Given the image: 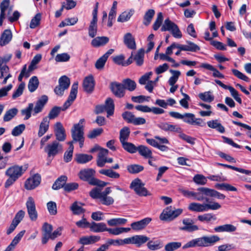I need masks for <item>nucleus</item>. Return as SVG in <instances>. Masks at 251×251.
Segmentation results:
<instances>
[{"label": "nucleus", "instance_id": "obj_31", "mask_svg": "<svg viewBox=\"0 0 251 251\" xmlns=\"http://www.w3.org/2000/svg\"><path fill=\"white\" fill-rule=\"evenodd\" d=\"M124 42L127 47L130 49H135L136 48L134 38L130 33H127L125 35Z\"/></svg>", "mask_w": 251, "mask_h": 251}, {"label": "nucleus", "instance_id": "obj_53", "mask_svg": "<svg viewBox=\"0 0 251 251\" xmlns=\"http://www.w3.org/2000/svg\"><path fill=\"white\" fill-rule=\"evenodd\" d=\"M133 11H125L120 15L117 21L119 22L124 23L128 21L133 15Z\"/></svg>", "mask_w": 251, "mask_h": 251}, {"label": "nucleus", "instance_id": "obj_55", "mask_svg": "<svg viewBox=\"0 0 251 251\" xmlns=\"http://www.w3.org/2000/svg\"><path fill=\"white\" fill-rule=\"evenodd\" d=\"M17 112L18 109L16 108L9 109L4 114L3 121L4 122L9 121L17 114Z\"/></svg>", "mask_w": 251, "mask_h": 251}, {"label": "nucleus", "instance_id": "obj_32", "mask_svg": "<svg viewBox=\"0 0 251 251\" xmlns=\"http://www.w3.org/2000/svg\"><path fill=\"white\" fill-rule=\"evenodd\" d=\"M207 124L209 127L215 129L221 133H223L225 131V127L221 125L218 120H213L208 121L207 122Z\"/></svg>", "mask_w": 251, "mask_h": 251}, {"label": "nucleus", "instance_id": "obj_24", "mask_svg": "<svg viewBox=\"0 0 251 251\" xmlns=\"http://www.w3.org/2000/svg\"><path fill=\"white\" fill-rule=\"evenodd\" d=\"M48 101V97L46 96H43L36 103L35 107H33V115L41 112L43 109L45 104Z\"/></svg>", "mask_w": 251, "mask_h": 251}, {"label": "nucleus", "instance_id": "obj_46", "mask_svg": "<svg viewBox=\"0 0 251 251\" xmlns=\"http://www.w3.org/2000/svg\"><path fill=\"white\" fill-rule=\"evenodd\" d=\"M121 144L124 149L130 153H135L137 151V147L131 143L126 141Z\"/></svg>", "mask_w": 251, "mask_h": 251}, {"label": "nucleus", "instance_id": "obj_45", "mask_svg": "<svg viewBox=\"0 0 251 251\" xmlns=\"http://www.w3.org/2000/svg\"><path fill=\"white\" fill-rule=\"evenodd\" d=\"M39 84V81L37 77L32 76L29 81L28 88L30 92L35 91L37 88Z\"/></svg>", "mask_w": 251, "mask_h": 251}, {"label": "nucleus", "instance_id": "obj_13", "mask_svg": "<svg viewBox=\"0 0 251 251\" xmlns=\"http://www.w3.org/2000/svg\"><path fill=\"white\" fill-rule=\"evenodd\" d=\"M77 89L78 82H75L72 85L69 97L63 104V108L62 109L63 111L67 109L75 100L77 93Z\"/></svg>", "mask_w": 251, "mask_h": 251}, {"label": "nucleus", "instance_id": "obj_58", "mask_svg": "<svg viewBox=\"0 0 251 251\" xmlns=\"http://www.w3.org/2000/svg\"><path fill=\"white\" fill-rule=\"evenodd\" d=\"M186 43L187 45H184L185 51L196 52L200 50V48L197 45L192 42L187 41Z\"/></svg>", "mask_w": 251, "mask_h": 251}, {"label": "nucleus", "instance_id": "obj_63", "mask_svg": "<svg viewBox=\"0 0 251 251\" xmlns=\"http://www.w3.org/2000/svg\"><path fill=\"white\" fill-rule=\"evenodd\" d=\"M41 19V14L40 13H37L35 16L32 19L30 23V27L31 28H34L37 26L39 24Z\"/></svg>", "mask_w": 251, "mask_h": 251}, {"label": "nucleus", "instance_id": "obj_7", "mask_svg": "<svg viewBox=\"0 0 251 251\" xmlns=\"http://www.w3.org/2000/svg\"><path fill=\"white\" fill-rule=\"evenodd\" d=\"M182 211L181 208L175 209L171 206H168L163 210L159 218L162 221H172L180 215Z\"/></svg>", "mask_w": 251, "mask_h": 251}, {"label": "nucleus", "instance_id": "obj_44", "mask_svg": "<svg viewBox=\"0 0 251 251\" xmlns=\"http://www.w3.org/2000/svg\"><path fill=\"white\" fill-rule=\"evenodd\" d=\"M148 247L151 250L154 251L161 249L163 244L160 240L150 241L147 244Z\"/></svg>", "mask_w": 251, "mask_h": 251}, {"label": "nucleus", "instance_id": "obj_41", "mask_svg": "<svg viewBox=\"0 0 251 251\" xmlns=\"http://www.w3.org/2000/svg\"><path fill=\"white\" fill-rule=\"evenodd\" d=\"M67 179V177L66 176H61L53 184L52 186V189L54 190H58L61 188L64 187Z\"/></svg>", "mask_w": 251, "mask_h": 251}, {"label": "nucleus", "instance_id": "obj_59", "mask_svg": "<svg viewBox=\"0 0 251 251\" xmlns=\"http://www.w3.org/2000/svg\"><path fill=\"white\" fill-rule=\"evenodd\" d=\"M58 83L60 86H62L67 89L70 85V80L68 77L63 75L60 77L58 80Z\"/></svg>", "mask_w": 251, "mask_h": 251}, {"label": "nucleus", "instance_id": "obj_35", "mask_svg": "<svg viewBox=\"0 0 251 251\" xmlns=\"http://www.w3.org/2000/svg\"><path fill=\"white\" fill-rule=\"evenodd\" d=\"M92 155L84 153L77 154L75 158L76 161L79 164H85L92 160Z\"/></svg>", "mask_w": 251, "mask_h": 251}, {"label": "nucleus", "instance_id": "obj_51", "mask_svg": "<svg viewBox=\"0 0 251 251\" xmlns=\"http://www.w3.org/2000/svg\"><path fill=\"white\" fill-rule=\"evenodd\" d=\"M127 170L131 174H137L144 170V167L140 165L132 164L127 166Z\"/></svg>", "mask_w": 251, "mask_h": 251}, {"label": "nucleus", "instance_id": "obj_27", "mask_svg": "<svg viewBox=\"0 0 251 251\" xmlns=\"http://www.w3.org/2000/svg\"><path fill=\"white\" fill-rule=\"evenodd\" d=\"M236 229V227L231 224H225L216 226L214 228V231L216 232H232L235 231Z\"/></svg>", "mask_w": 251, "mask_h": 251}, {"label": "nucleus", "instance_id": "obj_5", "mask_svg": "<svg viewBox=\"0 0 251 251\" xmlns=\"http://www.w3.org/2000/svg\"><path fill=\"white\" fill-rule=\"evenodd\" d=\"M95 173V171L93 169H84L80 171L78 174V176L81 180L87 181L92 185H96L100 187H103L106 186L108 183L94 177Z\"/></svg>", "mask_w": 251, "mask_h": 251}, {"label": "nucleus", "instance_id": "obj_49", "mask_svg": "<svg viewBox=\"0 0 251 251\" xmlns=\"http://www.w3.org/2000/svg\"><path fill=\"white\" fill-rule=\"evenodd\" d=\"M155 14V11L153 9H149L146 13L144 16L143 24L148 25L151 22L152 18Z\"/></svg>", "mask_w": 251, "mask_h": 251}, {"label": "nucleus", "instance_id": "obj_12", "mask_svg": "<svg viewBox=\"0 0 251 251\" xmlns=\"http://www.w3.org/2000/svg\"><path fill=\"white\" fill-rule=\"evenodd\" d=\"M26 207L30 220L35 221L38 218V213L36 209L35 201L32 197L28 198L26 202Z\"/></svg>", "mask_w": 251, "mask_h": 251}, {"label": "nucleus", "instance_id": "obj_17", "mask_svg": "<svg viewBox=\"0 0 251 251\" xmlns=\"http://www.w3.org/2000/svg\"><path fill=\"white\" fill-rule=\"evenodd\" d=\"M201 192L203 193V196H209L211 197H216L219 199L224 200L225 199L226 196L220 193V192L212 189H210L206 187H202L200 189Z\"/></svg>", "mask_w": 251, "mask_h": 251}, {"label": "nucleus", "instance_id": "obj_57", "mask_svg": "<svg viewBox=\"0 0 251 251\" xmlns=\"http://www.w3.org/2000/svg\"><path fill=\"white\" fill-rule=\"evenodd\" d=\"M215 187L220 190H225L230 191H236L237 189L236 187L231 185L228 183H221L216 184Z\"/></svg>", "mask_w": 251, "mask_h": 251}, {"label": "nucleus", "instance_id": "obj_15", "mask_svg": "<svg viewBox=\"0 0 251 251\" xmlns=\"http://www.w3.org/2000/svg\"><path fill=\"white\" fill-rule=\"evenodd\" d=\"M41 176L37 174L29 178L25 182V188L27 190L34 189L39 185L41 182Z\"/></svg>", "mask_w": 251, "mask_h": 251}, {"label": "nucleus", "instance_id": "obj_18", "mask_svg": "<svg viewBox=\"0 0 251 251\" xmlns=\"http://www.w3.org/2000/svg\"><path fill=\"white\" fill-rule=\"evenodd\" d=\"M151 221V218H145L139 221L132 223L131 224V227L133 230L135 231L141 230L144 229Z\"/></svg>", "mask_w": 251, "mask_h": 251}, {"label": "nucleus", "instance_id": "obj_2", "mask_svg": "<svg viewBox=\"0 0 251 251\" xmlns=\"http://www.w3.org/2000/svg\"><path fill=\"white\" fill-rule=\"evenodd\" d=\"M27 169L26 167L14 165L8 168L5 172V175L9 178L5 182L4 186L8 188L12 185L19 177L25 173Z\"/></svg>", "mask_w": 251, "mask_h": 251}, {"label": "nucleus", "instance_id": "obj_34", "mask_svg": "<svg viewBox=\"0 0 251 251\" xmlns=\"http://www.w3.org/2000/svg\"><path fill=\"white\" fill-rule=\"evenodd\" d=\"M109 38L107 37H97L93 39L91 41V45L94 47H99L107 43Z\"/></svg>", "mask_w": 251, "mask_h": 251}, {"label": "nucleus", "instance_id": "obj_42", "mask_svg": "<svg viewBox=\"0 0 251 251\" xmlns=\"http://www.w3.org/2000/svg\"><path fill=\"white\" fill-rule=\"evenodd\" d=\"M217 164L218 165L221 166H223V167H226V168H229V169H231L232 170H233L236 171L237 172H240L241 173L245 174H246L247 175L251 176V171H250V170H245V169H242V168H237V167H234V166H231V165L225 164H222V163H217Z\"/></svg>", "mask_w": 251, "mask_h": 251}, {"label": "nucleus", "instance_id": "obj_56", "mask_svg": "<svg viewBox=\"0 0 251 251\" xmlns=\"http://www.w3.org/2000/svg\"><path fill=\"white\" fill-rule=\"evenodd\" d=\"M47 207L49 213L50 215H55L57 213L56 203L53 201H50L47 203Z\"/></svg>", "mask_w": 251, "mask_h": 251}, {"label": "nucleus", "instance_id": "obj_52", "mask_svg": "<svg viewBox=\"0 0 251 251\" xmlns=\"http://www.w3.org/2000/svg\"><path fill=\"white\" fill-rule=\"evenodd\" d=\"M149 238L144 235H135L133 236V244L137 245L139 247L142 244L146 243Z\"/></svg>", "mask_w": 251, "mask_h": 251}, {"label": "nucleus", "instance_id": "obj_47", "mask_svg": "<svg viewBox=\"0 0 251 251\" xmlns=\"http://www.w3.org/2000/svg\"><path fill=\"white\" fill-rule=\"evenodd\" d=\"M97 22L91 21L88 27V34L91 38L95 37L97 33Z\"/></svg>", "mask_w": 251, "mask_h": 251}, {"label": "nucleus", "instance_id": "obj_36", "mask_svg": "<svg viewBox=\"0 0 251 251\" xmlns=\"http://www.w3.org/2000/svg\"><path fill=\"white\" fill-rule=\"evenodd\" d=\"M104 106L107 112V117H108L112 115L114 111V104L113 100L110 98H107L105 101Z\"/></svg>", "mask_w": 251, "mask_h": 251}, {"label": "nucleus", "instance_id": "obj_43", "mask_svg": "<svg viewBox=\"0 0 251 251\" xmlns=\"http://www.w3.org/2000/svg\"><path fill=\"white\" fill-rule=\"evenodd\" d=\"M123 85L126 89L130 91H134L136 87V84L135 82L129 78H126L123 81Z\"/></svg>", "mask_w": 251, "mask_h": 251}, {"label": "nucleus", "instance_id": "obj_10", "mask_svg": "<svg viewBox=\"0 0 251 251\" xmlns=\"http://www.w3.org/2000/svg\"><path fill=\"white\" fill-rule=\"evenodd\" d=\"M145 184L139 178L134 179L131 183L130 188L140 196H147L150 195V193L144 187Z\"/></svg>", "mask_w": 251, "mask_h": 251}, {"label": "nucleus", "instance_id": "obj_26", "mask_svg": "<svg viewBox=\"0 0 251 251\" xmlns=\"http://www.w3.org/2000/svg\"><path fill=\"white\" fill-rule=\"evenodd\" d=\"M145 51L143 49H139L136 52H133L134 61L138 66H141L144 62Z\"/></svg>", "mask_w": 251, "mask_h": 251}, {"label": "nucleus", "instance_id": "obj_19", "mask_svg": "<svg viewBox=\"0 0 251 251\" xmlns=\"http://www.w3.org/2000/svg\"><path fill=\"white\" fill-rule=\"evenodd\" d=\"M157 126L165 131L180 132L181 128L177 125H171L167 122H162L157 125Z\"/></svg>", "mask_w": 251, "mask_h": 251}, {"label": "nucleus", "instance_id": "obj_39", "mask_svg": "<svg viewBox=\"0 0 251 251\" xmlns=\"http://www.w3.org/2000/svg\"><path fill=\"white\" fill-rule=\"evenodd\" d=\"M33 107V103H29L27 107L21 110V115L24 116V120H27L30 118Z\"/></svg>", "mask_w": 251, "mask_h": 251}, {"label": "nucleus", "instance_id": "obj_62", "mask_svg": "<svg viewBox=\"0 0 251 251\" xmlns=\"http://www.w3.org/2000/svg\"><path fill=\"white\" fill-rule=\"evenodd\" d=\"M71 210L75 215H79L84 212L85 210L79 206L77 202H75L70 207Z\"/></svg>", "mask_w": 251, "mask_h": 251}, {"label": "nucleus", "instance_id": "obj_40", "mask_svg": "<svg viewBox=\"0 0 251 251\" xmlns=\"http://www.w3.org/2000/svg\"><path fill=\"white\" fill-rule=\"evenodd\" d=\"M197 218L199 221L204 223H209L216 220V217L212 213H205L199 215Z\"/></svg>", "mask_w": 251, "mask_h": 251}, {"label": "nucleus", "instance_id": "obj_6", "mask_svg": "<svg viewBox=\"0 0 251 251\" xmlns=\"http://www.w3.org/2000/svg\"><path fill=\"white\" fill-rule=\"evenodd\" d=\"M202 187L198 188L197 192L191 191L187 188L180 187L178 189V192L184 197L188 199H193L198 201H203L204 200L203 194L200 190Z\"/></svg>", "mask_w": 251, "mask_h": 251}, {"label": "nucleus", "instance_id": "obj_9", "mask_svg": "<svg viewBox=\"0 0 251 251\" xmlns=\"http://www.w3.org/2000/svg\"><path fill=\"white\" fill-rule=\"evenodd\" d=\"M85 119H81L77 124L74 125L71 130L72 137L73 141L84 138V124Z\"/></svg>", "mask_w": 251, "mask_h": 251}, {"label": "nucleus", "instance_id": "obj_14", "mask_svg": "<svg viewBox=\"0 0 251 251\" xmlns=\"http://www.w3.org/2000/svg\"><path fill=\"white\" fill-rule=\"evenodd\" d=\"M110 88L113 94L118 98H122L125 96V87L122 83L112 82L110 83Z\"/></svg>", "mask_w": 251, "mask_h": 251}, {"label": "nucleus", "instance_id": "obj_37", "mask_svg": "<svg viewBox=\"0 0 251 251\" xmlns=\"http://www.w3.org/2000/svg\"><path fill=\"white\" fill-rule=\"evenodd\" d=\"M130 129L127 126L124 127L120 131V141L121 143L127 141L129 135Z\"/></svg>", "mask_w": 251, "mask_h": 251}, {"label": "nucleus", "instance_id": "obj_16", "mask_svg": "<svg viewBox=\"0 0 251 251\" xmlns=\"http://www.w3.org/2000/svg\"><path fill=\"white\" fill-rule=\"evenodd\" d=\"M54 133L57 141H64L66 139L65 130L60 122H57L54 126Z\"/></svg>", "mask_w": 251, "mask_h": 251}, {"label": "nucleus", "instance_id": "obj_8", "mask_svg": "<svg viewBox=\"0 0 251 251\" xmlns=\"http://www.w3.org/2000/svg\"><path fill=\"white\" fill-rule=\"evenodd\" d=\"M161 30L162 31H170L175 38H181L182 37L181 32L178 26L169 19L165 20Z\"/></svg>", "mask_w": 251, "mask_h": 251}, {"label": "nucleus", "instance_id": "obj_11", "mask_svg": "<svg viewBox=\"0 0 251 251\" xmlns=\"http://www.w3.org/2000/svg\"><path fill=\"white\" fill-rule=\"evenodd\" d=\"M45 151L49 157H54L63 151L62 145L57 141L49 143L44 149Z\"/></svg>", "mask_w": 251, "mask_h": 251}, {"label": "nucleus", "instance_id": "obj_22", "mask_svg": "<svg viewBox=\"0 0 251 251\" xmlns=\"http://www.w3.org/2000/svg\"><path fill=\"white\" fill-rule=\"evenodd\" d=\"M100 239V237L99 236L91 235L89 236H82L81 237L78 243L83 245H87L94 244L98 242Z\"/></svg>", "mask_w": 251, "mask_h": 251}, {"label": "nucleus", "instance_id": "obj_30", "mask_svg": "<svg viewBox=\"0 0 251 251\" xmlns=\"http://www.w3.org/2000/svg\"><path fill=\"white\" fill-rule=\"evenodd\" d=\"M50 120L47 117H44L39 126L38 132L39 137L42 136L48 130L49 127Z\"/></svg>", "mask_w": 251, "mask_h": 251}, {"label": "nucleus", "instance_id": "obj_33", "mask_svg": "<svg viewBox=\"0 0 251 251\" xmlns=\"http://www.w3.org/2000/svg\"><path fill=\"white\" fill-rule=\"evenodd\" d=\"M139 153L145 158H152V153L151 151L147 147L140 145L137 147Z\"/></svg>", "mask_w": 251, "mask_h": 251}, {"label": "nucleus", "instance_id": "obj_61", "mask_svg": "<svg viewBox=\"0 0 251 251\" xmlns=\"http://www.w3.org/2000/svg\"><path fill=\"white\" fill-rule=\"evenodd\" d=\"M193 181L199 185H204L207 183V178L202 175L197 174L193 177Z\"/></svg>", "mask_w": 251, "mask_h": 251}, {"label": "nucleus", "instance_id": "obj_28", "mask_svg": "<svg viewBox=\"0 0 251 251\" xmlns=\"http://www.w3.org/2000/svg\"><path fill=\"white\" fill-rule=\"evenodd\" d=\"M90 229L94 232H101L106 231V225L104 223H95L94 222L90 224Z\"/></svg>", "mask_w": 251, "mask_h": 251}, {"label": "nucleus", "instance_id": "obj_54", "mask_svg": "<svg viewBox=\"0 0 251 251\" xmlns=\"http://www.w3.org/2000/svg\"><path fill=\"white\" fill-rule=\"evenodd\" d=\"M181 246V243L178 242H172L167 244L165 246L166 251H175Z\"/></svg>", "mask_w": 251, "mask_h": 251}, {"label": "nucleus", "instance_id": "obj_4", "mask_svg": "<svg viewBox=\"0 0 251 251\" xmlns=\"http://www.w3.org/2000/svg\"><path fill=\"white\" fill-rule=\"evenodd\" d=\"M111 192V188L107 187L104 191H101L100 188H95L90 192V196L94 199H98L103 205H110L114 203V199L108 196Z\"/></svg>", "mask_w": 251, "mask_h": 251}, {"label": "nucleus", "instance_id": "obj_21", "mask_svg": "<svg viewBox=\"0 0 251 251\" xmlns=\"http://www.w3.org/2000/svg\"><path fill=\"white\" fill-rule=\"evenodd\" d=\"M146 142L149 145L155 148L158 147L159 143L169 144V141L167 138L161 137L158 136H155L154 139L147 138Z\"/></svg>", "mask_w": 251, "mask_h": 251}, {"label": "nucleus", "instance_id": "obj_50", "mask_svg": "<svg viewBox=\"0 0 251 251\" xmlns=\"http://www.w3.org/2000/svg\"><path fill=\"white\" fill-rule=\"evenodd\" d=\"M170 72L172 74V76L169 78L168 83L170 85L173 86L177 81L181 73L179 71L173 70H170Z\"/></svg>", "mask_w": 251, "mask_h": 251}, {"label": "nucleus", "instance_id": "obj_1", "mask_svg": "<svg viewBox=\"0 0 251 251\" xmlns=\"http://www.w3.org/2000/svg\"><path fill=\"white\" fill-rule=\"evenodd\" d=\"M220 240V237L216 235L203 236L187 242L183 245L182 249L184 250L196 247H209L213 246Z\"/></svg>", "mask_w": 251, "mask_h": 251}, {"label": "nucleus", "instance_id": "obj_38", "mask_svg": "<svg viewBox=\"0 0 251 251\" xmlns=\"http://www.w3.org/2000/svg\"><path fill=\"white\" fill-rule=\"evenodd\" d=\"M99 173L106 176L111 178H119L120 175L119 173L114 171L112 169H101L99 171Z\"/></svg>", "mask_w": 251, "mask_h": 251}, {"label": "nucleus", "instance_id": "obj_29", "mask_svg": "<svg viewBox=\"0 0 251 251\" xmlns=\"http://www.w3.org/2000/svg\"><path fill=\"white\" fill-rule=\"evenodd\" d=\"M12 38V34L10 30H5L0 38V46H4L9 43Z\"/></svg>", "mask_w": 251, "mask_h": 251}, {"label": "nucleus", "instance_id": "obj_20", "mask_svg": "<svg viewBox=\"0 0 251 251\" xmlns=\"http://www.w3.org/2000/svg\"><path fill=\"white\" fill-rule=\"evenodd\" d=\"M182 223L184 226L180 228L182 230L193 232L199 229L198 226L197 225H193V220L190 219L186 218L183 219Z\"/></svg>", "mask_w": 251, "mask_h": 251}, {"label": "nucleus", "instance_id": "obj_64", "mask_svg": "<svg viewBox=\"0 0 251 251\" xmlns=\"http://www.w3.org/2000/svg\"><path fill=\"white\" fill-rule=\"evenodd\" d=\"M61 110V108L57 106L53 107L50 111L48 116V119H53L57 117L59 114Z\"/></svg>", "mask_w": 251, "mask_h": 251}, {"label": "nucleus", "instance_id": "obj_25", "mask_svg": "<svg viewBox=\"0 0 251 251\" xmlns=\"http://www.w3.org/2000/svg\"><path fill=\"white\" fill-rule=\"evenodd\" d=\"M108 153V151L106 149H100L98 155V159L97 160V164L100 167H102L105 164V160L107 158V156Z\"/></svg>", "mask_w": 251, "mask_h": 251}, {"label": "nucleus", "instance_id": "obj_48", "mask_svg": "<svg viewBox=\"0 0 251 251\" xmlns=\"http://www.w3.org/2000/svg\"><path fill=\"white\" fill-rule=\"evenodd\" d=\"M127 219L124 218H113L107 221V224L110 226L124 225L127 222Z\"/></svg>", "mask_w": 251, "mask_h": 251}, {"label": "nucleus", "instance_id": "obj_60", "mask_svg": "<svg viewBox=\"0 0 251 251\" xmlns=\"http://www.w3.org/2000/svg\"><path fill=\"white\" fill-rule=\"evenodd\" d=\"M123 119L127 123L132 124L134 120L135 116L131 112L125 111L122 114Z\"/></svg>", "mask_w": 251, "mask_h": 251}, {"label": "nucleus", "instance_id": "obj_3", "mask_svg": "<svg viewBox=\"0 0 251 251\" xmlns=\"http://www.w3.org/2000/svg\"><path fill=\"white\" fill-rule=\"evenodd\" d=\"M204 201L207 203H201L193 202L190 203L188 207L190 211L196 212H203L209 210H215L221 207V205L218 202L209 201V199L204 197Z\"/></svg>", "mask_w": 251, "mask_h": 251}, {"label": "nucleus", "instance_id": "obj_23", "mask_svg": "<svg viewBox=\"0 0 251 251\" xmlns=\"http://www.w3.org/2000/svg\"><path fill=\"white\" fill-rule=\"evenodd\" d=\"M84 90L87 93H91L94 88L95 81L92 75L88 76L85 78L83 84Z\"/></svg>", "mask_w": 251, "mask_h": 251}]
</instances>
